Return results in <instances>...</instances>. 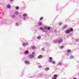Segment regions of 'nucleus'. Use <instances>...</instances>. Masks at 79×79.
Masks as SVG:
<instances>
[{
    "instance_id": "obj_1",
    "label": "nucleus",
    "mask_w": 79,
    "mask_h": 79,
    "mask_svg": "<svg viewBox=\"0 0 79 79\" xmlns=\"http://www.w3.org/2000/svg\"><path fill=\"white\" fill-rule=\"evenodd\" d=\"M73 31V29L72 28H70V29L68 30H67L66 31L65 33L66 34H69L70 32H72Z\"/></svg>"
},
{
    "instance_id": "obj_2",
    "label": "nucleus",
    "mask_w": 79,
    "mask_h": 79,
    "mask_svg": "<svg viewBox=\"0 0 79 79\" xmlns=\"http://www.w3.org/2000/svg\"><path fill=\"white\" fill-rule=\"evenodd\" d=\"M52 60H53V58L52 57H50L49 58V60H48L49 62H52Z\"/></svg>"
},
{
    "instance_id": "obj_3",
    "label": "nucleus",
    "mask_w": 79,
    "mask_h": 79,
    "mask_svg": "<svg viewBox=\"0 0 79 79\" xmlns=\"http://www.w3.org/2000/svg\"><path fill=\"white\" fill-rule=\"evenodd\" d=\"M34 57V55H33V54H31L30 55L29 58H32Z\"/></svg>"
},
{
    "instance_id": "obj_4",
    "label": "nucleus",
    "mask_w": 79,
    "mask_h": 79,
    "mask_svg": "<svg viewBox=\"0 0 79 79\" xmlns=\"http://www.w3.org/2000/svg\"><path fill=\"white\" fill-rule=\"evenodd\" d=\"M28 45V44H27V43H26V44L23 43V47H25V46H26V45Z\"/></svg>"
},
{
    "instance_id": "obj_5",
    "label": "nucleus",
    "mask_w": 79,
    "mask_h": 79,
    "mask_svg": "<svg viewBox=\"0 0 79 79\" xmlns=\"http://www.w3.org/2000/svg\"><path fill=\"white\" fill-rule=\"evenodd\" d=\"M63 40L62 39H60L59 41L58 42V43L59 44H60V43H61L63 42Z\"/></svg>"
},
{
    "instance_id": "obj_6",
    "label": "nucleus",
    "mask_w": 79,
    "mask_h": 79,
    "mask_svg": "<svg viewBox=\"0 0 79 79\" xmlns=\"http://www.w3.org/2000/svg\"><path fill=\"white\" fill-rule=\"evenodd\" d=\"M25 64H28L29 63V61L27 60H25Z\"/></svg>"
},
{
    "instance_id": "obj_7",
    "label": "nucleus",
    "mask_w": 79,
    "mask_h": 79,
    "mask_svg": "<svg viewBox=\"0 0 79 79\" xmlns=\"http://www.w3.org/2000/svg\"><path fill=\"white\" fill-rule=\"evenodd\" d=\"M42 57V55H40L38 56V58L39 59H40V58H41Z\"/></svg>"
},
{
    "instance_id": "obj_8",
    "label": "nucleus",
    "mask_w": 79,
    "mask_h": 79,
    "mask_svg": "<svg viewBox=\"0 0 79 79\" xmlns=\"http://www.w3.org/2000/svg\"><path fill=\"white\" fill-rule=\"evenodd\" d=\"M71 52V50L70 49L68 50L67 51V53H70Z\"/></svg>"
},
{
    "instance_id": "obj_9",
    "label": "nucleus",
    "mask_w": 79,
    "mask_h": 79,
    "mask_svg": "<svg viewBox=\"0 0 79 79\" xmlns=\"http://www.w3.org/2000/svg\"><path fill=\"white\" fill-rule=\"evenodd\" d=\"M54 77H55V78L56 77H58V76L56 74H55L54 75Z\"/></svg>"
},
{
    "instance_id": "obj_10",
    "label": "nucleus",
    "mask_w": 79,
    "mask_h": 79,
    "mask_svg": "<svg viewBox=\"0 0 79 79\" xmlns=\"http://www.w3.org/2000/svg\"><path fill=\"white\" fill-rule=\"evenodd\" d=\"M48 69H49V68L48 67H47L45 69V71H48Z\"/></svg>"
},
{
    "instance_id": "obj_11",
    "label": "nucleus",
    "mask_w": 79,
    "mask_h": 79,
    "mask_svg": "<svg viewBox=\"0 0 79 79\" xmlns=\"http://www.w3.org/2000/svg\"><path fill=\"white\" fill-rule=\"evenodd\" d=\"M31 48L32 49H35V47L34 46H32L31 47Z\"/></svg>"
},
{
    "instance_id": "obj_12",
    "label": "nucleus",
    "mask_w": 79,
    "mask_h": 79,
    "mask_svg": "<svg viewBox=\"0 0 79 79\" xmlns=\"http://www.w3.org/2000/svg\"><path fill=\"white\" fill-rule=\"evenodd\" d=\"M24 54H27V53H28V51H26L24 52Z\"/></svg>"
},
{
    "instance_id": "obj_13",
    "label": "nucleus",
    "mask_w": 79,
    "mask_h": 79,
    "mask_svg": "<svg viewBox=\"0 0 79 79\" xmlns=\"http://www.w3.org/2000/svg\"><path fill=\"white\" fill-rule=\"evenodd\" d=\"M66 26H67L66 25H64L63 26V29H66Z\"/></svg>"
},
{
    "instance_id": "obj_14",
    "label": "nucleus",
    "mask_w": 79,
    "mask_h": 79,
    "mask_svg": "<svg viewBox=\"0 0 79 79\" xmlns=\"http://www.w3.org/2000/svg\"><path fill=\"white\" fill-rule=\"evenodd\" d=\"M27 14H24L23 15V16H24V17H26V16H27Z\"/></svg>"
},
{
    "instance_id": "obj_15",
    "label": "nucleus",
    "mask_w": 79,
    "mask_h": 79,
    "mask_svg": "<svg viewBox=\"0 0 79 79\" xmlns=\"http://www.w3.org/2000/svg\"><path fill=\"white\" fill-rule=\"evenodd\" d=\"M15 8L16 10H18L19 8V7L18 6H17Z\"/></svg>"
},
{
    "instance_id": "obj_16",
    "label": "nucleus",
    "mask_w": 79,
    "mask_h": 79,
    "mask_svg": "<svg viewBox=\"0 0 79 79\" xmlns=\"http://www.w3.org/2000/svg\"><path fill=\"white\" fill-rule=\"evenodd\" d=\"M37 39H41V36H38Z\"/></svg>"
},
{
    "instance_id": "obj_17",
    "label": "nucleus",
    "mask_w": 79,
    "mask_h": 79,
    "mask_svg": "<svg viewBox=\"0 0 79 79\" xmlns=\"http://www.w3.org/2000/svg\"><path fill=\"white\" fill-rule=\"evenodd\" d=\"M70 57L71 58H74V56L73 55L70 56Z\"/></svg>"
},
{
    "instance_id": "obj_18",
    "label": "nucleus",
    "mask_w": 79,
    "mask_h": 79,
    "mask_svg": "<svg viewBox=\"0 0 79 79\" xmlns=\"http://www.w3.org/2000/svg\"><path fill=\"white\" fill-rule=\"evenodd\" d=\"M7 7L8 8H11V6L10 5H8L7 6Z\"/></svg>"
},
{
    "instance_id": "obj_19",
    "label": "nucleus",
    "mask_w": 79,
    "mask_h": 79,
    "mask_svg": "<svg viewBox=\"0 0 79 79\" xmlns=\"http://www.w3.org/2000/svg\"><path fill=\"white\" fill-rule=\"evenodd\" d=\"M38 25L39 26H41V25H42V23H41V22H39L38 23Z\"/></svg>"
},
{
    "instance_id": "obj_20",
    "label": "nucleus",
    "mask_w": 79,
    "mask_h": 79,
    "mask_svg": "<svg viewBox=\"0 0 79 79\" xmlns=\"http://www.w3.org/2000/svg\"><path fill=\"white\" fill-rule=\"evenodd\" d=\"M52 63L54 64H55V61H53L52 62Z\"/></svg>"
},
{
    "instance_id": "obj_21",
    "label": "nucleus",
    "mask_w": 79,
    "mask_h": 79,
    "mask_svg": "<svg viewBox=\"0 0 79 79\" xmlns=\"http://www.w3.org/2000/svg\"><path fill=\"white\" fill-rule=\"evenodd\" d=\"M43 28L42 27H40V30H43Z\"/></svg>"
},
{
    "instance_id": "obj_22",
    "label": "nucleus",
    "mask_w": 79,
    "mask_h": 79,
    "mask_svg": "<svg viewBox=\"0 0 79 79\" xmlns=\"http://www.w3.org/2000/svg\"><path fill=\"white\" fill-rule=\"evenodd\" d=\"M50 29H51L50 27H48V28H47L48 30H50Z\"/></svg>"
},
{
    "instance_id": "obj_23",
    "label": "nucleus",
    "mask_w": 79,
    "mask_h": 79,
    "mask_svg": "<svg viewBox=\"0 0 79 79\" xmlns=\"http://www.w3.org/2000/svg\"><path fill=\"white\" fill-rule=\"evenodd\" d=\"M62 64V63L61 62H60L59 63V65H61Z\"/></svg>"
},
{
    "instance_id": "obj_24",
    "label": "nucleus",
    "mask_w": 79,
    "mask_h": 79,
    "mask_svg": "<svg viewBox=\"0 0 79 79\" xmlns=\"http://www.w3.org/2000/svg\"><path fill=\"white\" fill-rule=\"evenodd\" d=\"M48 27H44V29H48Z\"/></svg>"
},
{
    "instance_id": "obj_25",
    "label": "nucleus",
    "mask_w": 79,
    "mask_h": 79,
    "mask_svg": "<svg viewBox=\"0 0 79 79\" xmlns=\"http://www.w3.org/2000/svg\"><path fill=\"white\" fill-rule=\"evenodd\" d=\"M43 19V17H41L40 18V20H42Z\"/></svg>"
},
{
    "instance_id": "obj_26",
    "label": "nucleus",
    "mask_w": 79,
    "mask_h": 79,
    "mask_svg": "<svg viewBox=\"0 0 79 79\" xmlns=\"http://www.w3.org/2000/svg\"><path fill=\"white\" fill-rule=\"evenodd\" d=\"M38 67L39 68H42V66H39Z\"/></svg>"
},
{
    "instance_id": "obj_27",
    "label": "nucleus",
    "mask_w": 79,
    "mask_h": 79,
    "mask_svg": "<svg viewBox=\"0 0 79 79\" xmlns=\"http://www.w3.org/2000/svg\"><path fill=\"white\" fill-rule=\"evenodd\" d=\"M15 13L16 15H18V13L17 12H15Z\"/></svg>"
},
{
    "instance_id": "obj_28",
    "label": "nucleus",
    "mask_w": 79,
    "mask_h": 79,
    "mask_svg": "<svg viewBox=\"0 0 79 79\" xmlns=\"http://www.w3.org/2000/svg\"><path fill=\"white\" fill-rule=\"evenodd\" d=\"M42 50H44V51L45 50V49H44V48H42Z\"/></svg>"
},
{
    "instance_id": "obj_29",
    "label": "nucleus",
    "mask_w": 79,
    "mask_h": 79,
    "mask_svg": "<svg viewBox=\"0 0 79 79\" xmlns=\"http://www.w3.org/2000/svg\"><path fill=\"white\" fill-rule=\"evenodd\" d=\"M32 54H35V52H32Z\"/></svg>"
},
{
    "instance_id": "obj_30",
    "label": "nucleus",
    "mask_w": 79,
    "mask_h": 79,
    "mask_svg": "<svg viewBox=\"0 0 79 79\" xmlns=\"http://www.w3.org/2000/svg\"><path fill=\"white\" fill-rule=\"evenodd\" d=\"M52 79H57L56 78H53V77H52Z\"/></svg>"
},
{
    "instance_id": "obj_31",
    "label": "nucleus",
    "mask_w": 79,
    "mask_h": 79,
    "mask_svg": "<svg viewBox=\"0 0 79 79\" xmlns=\"http://www.w3.org/2000/svg\"><path fill=\"white\" fill-rule=\"evenodd\" d=\"M61 24H62V23H59V25H61Z\"/></svg>"
},
{
    "instance_id": "obj_32",
    "label": "nucleus",
    "mask_w": 79,
    "mask_h": 79,
    "mask_svg": "<svg viewBox=\"0 0 79 79\" xmlns=\"http://www.w3.org/2000/svg\"><path fill=\"white\" fill-rule=\"evenodd\" d=\"M10 2H13V0H10Z\"/></svg>"
},
{
    "instance_id": "obj_33",
    "label": "nucleus",
    "mask_w": 79,
    "mask_h": 79,
    "mask_svg": "<svg viewBox=\"0 0 79 79\" xmlns=\"http://www.w3.org/2000/svg\"><path fill=\"white\" fill-rule=\"evenodd\" d=\"M23 19L24 20H25V19H26V18H24Z\"/></svg>"
},
{
    "instance_id": "obj_34",
    "label": "nucleus",
    "mask_w": 79,
    "mask_h": 79,
    "mask_svg": "<svg viewBox=\"0 0 79 79\" xmlns=\"http://www.w3.org/2000/svg\"><path fill=\"white\" fill-rule=\"evenodd\" d=\"M73 79H77V78H73Z\"/></svg>"
},
{
    "instance_id": "obj_35",
    "label": "nucleus",
    "mask_w": 79,
    "mask_h": 79,
    "mask_svg": "<svg viewBox=\"0 0 79 79\" xmlns=\"http://www.w3.org/2000/svg\"><path fill=\"white\" fill-rule=\"evenodd\" d=\"M66 55H68V54H66Z\"/></svg>"
}]
</instances>
